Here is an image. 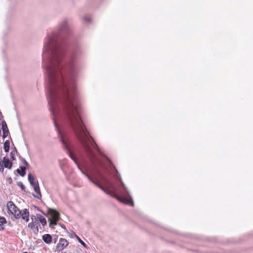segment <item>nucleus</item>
<instances>
[{
    "mask_svg": "<svg viewBox=\"0 0 253 253\" xmlns=\"http://www.w3.org/2000/svg\"><path fill=\"white\" fill-rule=\"evenodd\" d=\"M31 218L32 222L28 224V227L32 229L34 228V223L36 222L37 218L35 215H32Z\"/></svg>",
    "mask_w": 253,
    "mask_h": 253,
    "instance_id": "nucleus-11",
    "label": "nucleus"
},
{
    "mask_svg": "<svg viewBox=\"0 0 253 253\" xmlns=\"http://www.w3.org/2000/svg\"><path fill=\"white\" fill-rule=\"evenodd\" d=\"M7 208L8 211L17 219L20 217L28 222L29 220V212L26 209L20 211L14 205L13 202L9 201L7 203Z\"/></svg>",
    "mask_w": 253,
    "mask_h": 253,
    "instance_id": "nucleus-2",
    "label": "nucleus"
},
{
    "mask_svg": "<svg viewBox=\"0 0 253 253\" xmlns=\"http://www.w3.org/2000/svg\"><path fill=\"white\" fill-rule=\"evenodd\" d=\"M3 167L4 166L3 165L0 166V171L1 172H3V170H4Z\"/></svg>",
    "mask_w": 253,
    "mask_h": 253,
    "instance_id": "nucleus-21",
    "label": "nucleus"
},
{
    "mask_svg": "<svg viewBox=\"0 0 253 253\" xmlns=\"http://www.w3.org/2000/svg\"><path fill=\"white\" fill-rule=\"evenodd\" d=\"M62 226V228H64V229L65 228V226H64V225H63V226Z\"/></svg>",
    "mask_w": 253,
    "mask_h": 253,
    "instance_id": "nucleus-24",
    "label": "nucleus"
},
{
    "mask_svg": "<svg viewBox=\"0 0 253 253\" xmlns=\"http://www.w3.org/2000/svg\"><path fill=\"white\" fill-rule=\"evenodd\" d=\"M8 181L10 183L12 182V180L11 179V178L9 177L8 179Z\"/></svg>",
    "mask_w": 253,
    "mask_h": 253,
    "instance_id": "nucleus-22",
    "label": "nucleus"
},
{
    "mask_svg": "<svg viewBox=\"0 0 253 253\" xmlns=\"http://www.w3.org/2000/svg\"><path fill=\"white\" fill-rule=\"evenodd\" d=\"M28 179L32 186L33 187L34 191L36 193V195H34V197L35 198L40 199L42 197V194L40 191V189L39 185V183L36 180L34 176L31 173H29L28 175Z\"/></svg>",
    "mask_w": 253,
    "mask_h": 253,
    "instance_id": "nucleus-3",
    "label": "nucleus"
},
{
    "mask_svg": "<svg viewBox=\"0 0 253 253\" xmlns=\"http://www.w3.org/2000/svg\"><path fill=\"white\" fill-rule=\"evenodd\" d=\"M68 242L66 239L60 238L56 246V249L58 251H62L68 245Z\"/></svg>",
    "mask_w": 253,
    "mask_h": 253,
    "instance_id": "nucleus-5",
    "label": "nucleus"
},
{
    "mask_svg": "<svg viewBox=\"0 0 253 253\" xmlns=\"http://www.w3.org/2000/svg\"><path fill=\"white\" fill-rule=\"evenodd\" d=\"M73 235L77 238V239L78 240L79 243H81V245H82L84 247L87 248V246L84 243V242H83L75 233H74Z\"/></svg>",
    "mask_w": 253,
    "mask_h": 253,
    "instance_id": "nucleus-14",
    "label": "nucleus"
},
{
    "mask_svg": "<svg viewBox=\"0 0 253 253\" xmlns=\"http://www.w3.org/2000/svg\"><path fill=\"white\" fill-rule=\"evenodd\" d=\"M20 169L21 171L19 169H17L16 171L21 176H24L26 174V167H20Z\"/></svg>",
    "mask_w": 253,
    "mask_h": 253,
    "instance_id": "nucleus-12",
    "label": "nucleus"
},
{
    "mask_svg": "<svg viewBox=\"0 0 253 253\" xmlns=\"http://www.w3.org/2000/svg\"><path fill=\"white\" fill-rule=\"evenodd\" d=\"M57 241V237H56L54 239V243H56V242Z\"/></svg>",
    "mask_w": 253,
    "mask_h": 253,
    "instance_id": "nucleus-23",
    "label": "nucleus"
},
{
    "mask_svg": "<svg viewBox=\"0 0 253 253\" xmlns=\"http://www.w3.org/2000/svg\"><path fill=\"white\" fill-rule=\"evenodd\" d=\"M23 164L27 167H28L29 166V164L27 162V161L25 160H23Z\"/></svg>",
    "mask_w": 253,
    "mask_h": 253,
    "instance_id": "nucleus-20",
    "label": "nucleus"
},
{
    "mask_svg": "<svg viewBox=\"0 0 253 253\" xmlns=\"http://www.w3.org/2000/svg\"><path fill=\"white\" fill-rule=\"evenodd\" d=\"M63 53L60 49L58 39H45L43 46L42 60L47 83V100L49 110L57 134L64 149L74 161L82 173L95 185L108 195L126 204L133 206V202L129 192L121 178L123 191L115 192L109 187V180L101 171L95 169L90 171L91 176L84 171L78 163L76 157L72 152L68 134L62 131L58 125L57 120L64 116L81 143L92 164L96 162L101 163L97 154L101 152L92 138L90 136L83 124L77 111L74 99L76 89L73 79L64 76L61 64Z\"/></svg>",
    "mask_w": 253,
    "mask_h": 253,
    "instance_id": "nucleus-1",
    "label": "nucleus"
},
{
    "mask_svg": "<svg viewBox=\"0 0 253 253\" xmlns=\"http://www.w3.org/2000/svg\"><path fill=\"white\" fill-rule=\"evenodd\" d=\"M6 220L4 217H0V230L3 229V224L5 223Z\"/></svg>",
    "mask_w": 253,
    "mask_h": 253,
    "instance_id": "nucleus-15",
    "label": "nucleus"
},
{
    "mask_svg": "<svg viewBox=\"0 0 253 253\" xmlns=\"http://www.w3.org/2000/svg\"><path fill=\"white\" fill-rule=\"evenodd\" d=\"M37 219L42 224V225H45L46 224L45 218L41 214H37Z\"/></svg>",
    "mask_w": 253,
    "mask_h": 253,
    "instance_id": "nucleus-10",
    "label": "nucleus"
},
{
    "mask_svg": "<svg viewBox=\"0 0 253 253\" xmlns=\"http://www.w3.org/2000/svg\"><path fill=\"white\" fill-rule=\"evenodd\" d=\"M2 162V165L4 166V167L8 168L9 169H10L11 168L12 164L8 159L4 157Z\"/></svg>",
    "mask_w": 253,
    "mask_h": 253,
    "instance_id": "nucleus-8",
    "label": "nucleus"
},
{
    "mask_svg": "<svg viewBox=\"0 0 253 253\" xmlns=\"http://www.w3.org/2000/svg\"><path fill=\"white\" fill-rule=\"evenodd\" d=\"M10 147V142L8 140H6L3 145V148L5 152H7L9 151Z\"/></svg>",
    "mask_w": 253,
    "mask_h": 253,
    "instance_id": "nucleus-13",
    "label": "nucleus"
},
{
    "mask_svg": "<svg viewBox=\"0 0 253 253\" xmlns=\"http://www.w3.org/2000/svg\"><path fill=\"white\" fill-rule=\"evenodd\" d=\"M12 157V159L13 160H14V159L13 156H12V157Z\"/></svg>",
    "mask_w": 253,
    "mask_h": 253,
    "instance_id": "nucleus-25",
    "label": "nucleus"
},
{
    "mask_svg": "<svg viewBox=\"0 0 253 253\" xmlns=\"http://www.w3.org/2000/svg\"><path fill=\"white\" fill-rule=\"evenodd\" d=\"M84 20L88 22H89L91 21V19L89 17L86 16L84 17Z\"/></svg>",
    "mask_w": 253,
    "mask_h": 253,
    "instance_id": "nucleus-18",
    "label": "nucleus"
},
{
    "mask_svg": "<svg viewBox=\"0 0 253 253\" xmlns=\"http://www.w3.org/2000/svg\"><path fill=\"white\" fill-rule=\"evenodd\" d=\"M106 159L107 160V161L109 162V164H110L111 166L113 168V169H114V170L116 171L117 173H118V171L117 170V169L114 167V166L112 165V164H111V162L109 161V160H108L107 158H106Z\"/></svg>",
    "mask_w": 253,
    "mask_h": 253,
    "instance_id": "nucleus-19",
    "label": "nucleus"
},
{
    "mask_svg": "<svg viewBox=\"0 0 253 253\" xmlns=\"http://www.w3.org/2000/svg\"><path fill=\"white\" fill-rule=\"evenodd\" d=\"M27 253V252H24V253Z\"/></svg>",
    "mask_w": 253,
    "mask_h": 253,
    "instance_id": "nucleus-28",
    "label": "nucleus"
},
{
    "mask_svg": "<svg viewBox=\"0 0 253 253\" xmlns=\"http://www.w3.org/2000/svg\"><path fill=\"white\" fill-rule=\"evenodd\" d=\"M68 67L71 69V70H73V68H74V65H73V61L72 60H71L68 64Z\"/></svg>",
    "mask_w": 253,
    "mask_h": 253,
    "instance_id": "nucleus-16",
    "label": "nucleus"
},
{
    "mask_svg": "<svg viewBox=\"0 0 253 253\" xmlns=\"http://www.w3.org/2000/svg\"><path fill=\"white\" fill-rule=\"evenodd\" d=\"M71 237L73 238L72 235H71Z\"/></svg>",
    "mask_w": 253,
    "mask_h": 253,
    "instance_id": "nucleus-27",
    "label": "nucleus"
},
{
    "mask_svg": "<svg viewBox=\"0 0 253 253\" xmlns=\"http://www.w3.org/2000/svg\"><path fill=\"white\" fill-rule=\"evenodd\" d=\"M1 127L3 131V138H5L8 134L9 131L6 123L4 121L2 122Z\"/></svg>",
    "mask_w": 253,
    "mask_h": 253,
    "instance_id": "nucleus-7",
    "label": "nucleus"
},
{
    "mask_svg": "<svg viewBox=\"0 0 253 253\" xmlns=\"http://www.w3.org/2000/svg\"><path fill=\"white\" fill-rule=\"evenodd\" d=\"M47 213L50 215V218H49V224L50 225H56L59 218V213L58 212L55 210L48 209Z\"/></svg>",
    "mask_w": 253,
    "mask_h": 253,
    "instance_id": "nucleus-4",
    "label": "nucleus"
},
{
    "mask_svg": "<svg viewBox=\"0 0 253 253\" xmlns=\"http://www.w3.org/2000/svg\"><path fill=\"white\" fill-rule=\"evenodd\" d=\"M58 29L61 31H66L68 29V21L66 19L62 20L59 24Z\"/></svg>",
    "mask_w": 253,
    "mask_h": 253,
    "instance_id": "nucleus-6",
    "label": "nucleus"
},
{
    "mask_svg": "<svg viewBox=\"0 0 253 253\" xmlns=\"http://www.w3.org/2000/svg\"><path fill=\"white\" fill-rule=\"evenodd\" d=\"M18 185L21 187L22 189H24L25 186L23 185V184L21 182H19L18 183Z\"/></svg>",
    "mask_w": 253,
    "mask_h": 253,
    "instance_id": "nucleus-17",
    "label": "nucleus"
},
{
    "mask_svg": "<svg viewBox=\"0 0 253 253\" xmlns=\"http://www.w3.org/2000/svg\"><path fill=\"white\" fill-rule=\"evenodd\" d=\"M71 237L73 238L72 235H71Z\"/></svg>",
    "mask_w": 253,
    "mask_h": 253,
    "instance_id": "nucleus-26",
    "label": "nucleus"
},
{
    "mask_svg": "<svg viewBox=\"0 0 253 253\" xmlns=\"http://www.w3.org/2000/svg\"><path fill=\"white\" fill-rule=\"evenodd\" d=\"M43 241L46 244H50L52 242V237L50 234H46L42 236Z\"/></svg>",
    "mask_w": 253,
    "mask_h": 253,
    "instance_id": "nucleus-9",
    "label": "nucleus"
}]
</instances>
